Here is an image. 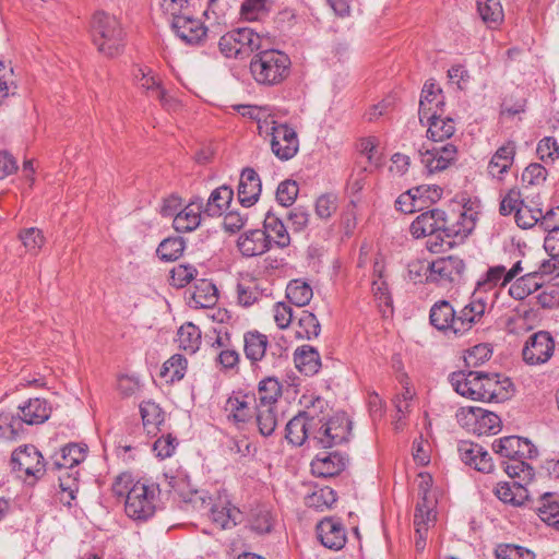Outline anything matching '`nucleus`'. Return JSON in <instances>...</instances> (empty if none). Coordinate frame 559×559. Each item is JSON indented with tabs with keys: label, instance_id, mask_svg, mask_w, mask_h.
<instances>
[{
	"label": "nucleus",
	"instance_id": "obj_1",
	"mask_svg": "<svg viewBox=\"0 0 559 559\" xmlns=\"http://www.w3.org/2000/svg\"><path fill=\"white\" fill-rule=\"evenodd\" d=\"M289 57L277 49L258 51L250 61V72L254 81L264 86L281 84L290 71Z\"/></svg>",
	"mask_w": 559,
	"mask_h": 559
},
{
	"label": "nucleus",
	"instance_id": "obj_2",
	"mask_svg": "<svg viewBox=\"0 0 559 559\" xmlns=\"http://www.w3.org/2000/svg\"><path fill=\"white\" fill-rule=\"evenodd\" d=\"M159 495L158 484L138 480L126 493V514L135 522H146L156 512Z\"/></svg>",
	"mask_w": 559,
	"mask_h": 559
},
{
	"label": "nucleus",
	"instance_id": "obj_3",
	"mask_svg": "<svg viewBox=\"0 0 559 559\" xmlns=\"http://www.w3.org/2000/svg\"><path fill=\"white\" fill-rule=\"evenodd\" d=\"M91 32L93 41L99 52L107 57H115L122 51L124 33L119 21L105 12L94 14Z\"/></svg>",
	"mask_w": 559,
	"mask_h": 559
},
{
	"label": "nucleus",
	"instance_id": "obj_4",
	"mask_svg": "<svg viewBox=\"0 0 559 559\" xmlns=\"http://www.w3.org/2000/svg\"><path fill=\"white\" fill-rule=\"evenodd\" d=\"M448 223V216L439 209H433L418 215L411 224L409 231L415 238L429 237L427 248L431 252L444 250L443 228Z\"/></svg>",
	"mask_w": 559,
	"mask_h": 559
},
{
	"label": "nucleus",
	"instance_id": "obj_5",
	"mask_svg": "<svg viewBox=\"0 0 559 559\" xmlns=\"http://www.w3.org/2000/svg\"><path fill=\"white\" fill-rule=\"evenodd\" d=\"M261 41L251 28H238L219 38L218 49L226 58L245 59L261 48Z\"/></svg>",
	"mask_w": 559,
	"mask_h": 559
},
{
	"label": "nucleus",
	"instance_id": "obj_6",
	"mask_svg": "<svg viewBox=\"0 0 559 559\" xmlns=\"http://www.w3.org/2000/svg\"><path fill=\"white\" fill-rule=\"evenodd\" d=\"M320 425L313 433V441L322 448H332L348 441L352 430V421L345 414H336L329 420L319 418Z\"/></svg>",
	"mask_w": 559,
	"mask_h": 559
},
{
	"label": "nucleus",
	"instance_id": "obj_7",
	"mask_svg": "<svg viewBox=\"0 0 559 559\" xmlns=\"http://www.w3.org/2000/svg\"><path fill=\"white\" fill-rule=\"evenodd\" d=\"M456 417L463 427L477 436L496 435L501 429L500 417L480 407L461 408Z\"/></svg>",
	"mask_w": 559,
	"mask_h": 559
},
{
	"label": "nucleus",
	"instance_id": "obj_8",
	"mask_svg": "<svg viewBox=\"0 0 559 559\" xmlns=\"http://www.w3.org/2000/svg\"><path fill=\"white\" fill-rule=\"evenodd\" d=\"M265 132L270 136L271 150L278 159L289 160L297 154L299 141L295 129L273 120L270 128L266 126Z\"/></svg>",
	"mask_w": 559,
	"mask_h": 559
},
{
	"label": "nucleus",
	"instance_id": "obj_9",
	"mask_svg": "<svg viewBox=\"0 0 559 559\" xmlns=\"http://www.w3.org/2000/svg\"><path fill=\"white\" fill-rule=\"evenodd\" d=\"M555 340L547 331H538L526 340L522 348L523 361L528 366L544 365L554 356Z\"/></svg>",
	"mask_w": 559,
	"mask_h": 559
},
{
	"label": "nucleus",
	"instance_id": "obj_10",
	"mask_svg": "<svg viewBox=\"0 0 559 559\" xmlns=\"http://www.w3.org/2000/svg\"><path fill=\"white\" fill-rule=\"evenodd\" d=\"M427 267L429 269V274H427L426 281L447 287L460 281L465 264L459 257L448 255L427 263Z\"/></svg>",
	"mask_w": 559,
	"mask_h": 559
},
{
	"label": "nucleus",
	"instance_id": "obj_11",
	"mask_svg": "<svg viewBox=\"0 0 559 559\" xmlns=\"http://www.w3.org/2000/svg\"><path fill=\"white\" fill-rule=\"evenodd\" d=\"M321 420L308 409L300 412L286 424V439L294 445H302L306 440L313 441V433Z\"/></svg>",
	"mask_w": 559,
	"mask_h": 559
},
{
	"label": "nucleus",
	"instance_id": "obj_12",
	"mask_svg": "<svg viewBox=\"0 0 559 559\" xmlns=\"http://www.w3.org/2000/svg\"><path fill=\"white\" fill-rule=\"evenodd\" d=\"M13 471L24 472L26 476L39 478L45 472V462L41 453L35 445H24L15 450L11 456Z\"/></svg>",
	"mask_w": 559,
	"mask_h": 559
},
{
	"label": "nucleus",
	"instance_id": "obj_13",
	"mask_svg": "<svg viewBox=\"0 0 559 559\" xmlns=\"http://www.w3.org/2000/svg\"><path fill=\"white\" fill-rule=\"evenodd\" d=\"M488 309L487 299L479 293L474 292L469 301L457 311L456 331L460 336L468 332L476 323L480 322Z\"/></svg>",
	"mask_w": 559,
	"mask_h": 559
},
{
	"label": "nucleus",
	"instance_id": "obj_14",
	"mask_svg": "<svg viewBox=\"0 0 559 559\" xmlns=\"http://www.w3.org/2000/svg\"><path fill=\"white\" fill-rule=\"evenodd\" d=\"M450 383L455 392L464 397L484 402V372L464 371L453 372L450 376Z\"/></svg>",
	"mask_w": 559,
	"mask_h": 559
},
{
	"label": "nucleus",
	"instance_id": "obj_15",
	"mask_svg": "<svg viewBox=\"0 0 559 559\" xmlns=\"http://www.w3.org/2000/svg\"><path fill=\"white\" fill-rule=\"evenodd\" d=\"M255 405V397L251 392L238 391L227 399L225 411L228 413V419L239 426L253 419Z\"/></svg>",
	"mask_w": 559,
	"mask_h": 559
},
{
	"label": "nucleus",
	"instance_id": "obj_16",
	"mask_svg": "<svg viewBox=\"0 0 559 559\" xmlns=\"http://www.w3.org/2000/svg\"><path fill=\"white\" fill-rule=\"evenodd\" d=\"M444 96L442 90L431 81H427L421 90L418 116L421 124L437 115L444 114Z\"/></svg>",
	"mask_w": 559,
	"mask_h": 559
},
{
	"label": "nucleus",
	"instance_id": "obj_17",
	"mask_svg": "<svg viewBox=\"0 0 559 559\" xmlns=\"http://www.w3.org/2000/svg\"><path fill=\"white\" fill-rule=\"evenodd\" d=\"M476 213L463 210L455 215L454 221L451 223L448 218L445 227L443 228V238L441 241L445 248H452L456 240H464L475 228Z\"/></svg>",
	"mask_w": 559,
	"mask_h": 559
},
{
	"label": "nucleus",
	"instance_id": "obj_18",
	"mask_svg": "<svg viewBox=\"0 0 559 559\" xmlns=\"http://www.w3.org/2000/svg\"><path fill=\"white\" fill-rule=\"evenodd\" d=\"M420 160L429 174H435L447 169L452 163L455 162L457 156V148L452 143H447L441 146H433L431 148L420 150Z\"/></svg>",
	"mask_w": 559,
	"mask_h": 559
},
{
	"label": "nucleus",
	"instance_id": "obj_19",
	"mask_svg": "<svg viewBox=\"0 0 559 559\" xmlns=\"http://www.w3.org/2000/svg\"><path fill=\"white\" fill-rule=\"evenodd\" d=\"M492 448L497 454L508 460L515 457L532 459L537 455V449L527 439L518 436L496 440Z\"/></svg>",
	"mask_w": 559,
	"mask_h": 559
},
{
	"label": "nucleus",
	"instance_id": "obj_20",
	"mask_svg": "<svg viewBox=\"0 0 559 559\" xmlns=\"http://www.w3.org/2000/svg\"><path fill=\"white\" fill-rule=\"evenodd\" d=\"M462 462L481 473H490L493 464L489 453L479 444L462 440L457 444Z\"/></svg>",
	"mask_w": 559,
	"mask_h": 559
},
{
	"label": "nucleus",
	"instance_id": "obj_21",
	"mask_svg": "<svg viewBox=\"0 0 559 559\" xmlns=\"http://www.w3.org/2000/svg\"><path fill=\"white\" fill-rule=\"evenodd\" d=\"M317 536L329 549L340 550L346 544V531L342 522L334 518H325L317 525Z\"/></svg>",
	"mask_w": 559,
	"mask_h": 559
},
{
	"label": "nucleus",
	"instance_id": "obj_22",
	"mask_svg": "<svg viewBox=\"0 0 559 559\" xmlns=\"http://www.w3.org/2000/svg\"><path fill=\"white\" fill-rule=\"evenodd\" d=\"M171 28L182 41L189 45H198L207 37V29L203 24L186 14L173 19Z\"/></svg>",
	"mask_w": 559,
	"mask_h": 559
},
{
	"label": "nucleus",
	"instance_id": "obj_23",
	"mask_svg": "<svg viewBox=\"0 0 559 559\" xmlns=\"http://www.w3.org/2000/svg\"><path fill=\"white\" fill-rule=\"evenodd\" d=\"M457 311L448 300H439L432 305L429 311L430 324L443 333H453L460 336L456 331Z\"/></svg>",
	"mask_w": 559,
	"mask_h": 559
},
{
	"label": "nucleus",
	"instance_id": "obj_24",
	"mask_svg": "<svg viewBox=\"0 0 559 559\" xmlns=\"http://www.w3.org/2000/svg\"><path fill=\"white\" fill-rule=\"evenodd\" d=\"M134 78L141 88H143L148 96L158 99L164 108L173 110L178 106V102L170 97L166 91L160 86L159 80L151 75V71L145 72L144 69L139 68L134 73Z\"/></svg>",
	"mask_w": 559,
	"mask_h": 559
},
{
	"label": "nucleus",
	"instance_id": "obj_25",
	"mask_svg": "<svg viewBox=\"0 0 559 559\" xmlns=\"http://www.w3.org/2000/svg\"><path fill=\"white\" fill-rule=\"evenodd\" d=\"M262 183L253 168L247 167L240 174L238 200L242 206L250 207L259 200Z\"/></svg>",
	"mask_w": 559,
	"mask_h": 559
},
{
	"label": "nucleus",
	"instance_id": "obj_26",
	"mask_svg": "<svg viewBox=\"0 0 559 559\" xmlns=\"http://www.w3.org/2000/svg\"><path fill=\"white\" fill-rule=\"evenodd\" d=\"M516 144L514 141H508L502 144L490 158L487 171L496 179L502 180L503 175L509 171L514 163Z\"/></svg>",
	"mask_w": 559,
	"mask_h": 559
},
{
	"label": "nucleus",
	"instance_id": "obj_27",
	"mask_svg": "<svg viewBox=\"0 0 559 559\" xmlns=\"http://www.w3.org/2000/svg\"><path fill=\"white\" fill-rule=\"evenodd\" d=\"M202 210L204 211L203 200L199 197L192 199L182 211L175 215L174 228L179 233L194 230L201 223Z\"/></svg>",
	"mask_w": 559,
	"mask_h": 559
},
{
	"label": "nucleus",
	"instance_id": "obj_28",
	"mask_svg": "<svg viewBox=\"0 0 559 559\" xmlns=\"http://www.w3.org/2000/svg\"><path fill=\"white\" fill-rule=\"evenodd\" d=\"M17 417L21 418V425H39L48 420L51 414V405L45 399H29L23 405L19 406Z\"/></svg>",
	"mask_w": 559,
	"mask_h": 559
},
{
	"label": "nucleus",
	"instance_id": "obj_29",
	"mask_svg": "<svg viewBox=\"0 0 559 559\" xmlns=\"http://www.w3.org/2000/svg\"><path fill=\"white\" fill-rule=\"evenodd\" d=\"M484 402H503L511 396V380L499 373L484 372Z\"/></svg>",
	"mask_w": 559,
	"mask_h": 559
},
{
	"label": "nucleus",
	"instance_id": "obj_30",
	"mask_svg": "<svg viewBox=\"0 0 559 559\" xmlns=\"http://www.w3.org/2000/svg\"><path fill=\"white\" fill-rule=\"evenodd\" d=\"M237 247L243 257L262 255L270 250V239L262 229H249L239 236Z\"/></svg>",
	"mask_w": 559,
	"mask_h": 559
},
{
	"label": "nucleus",
	"instance_id": "obj_31",
	"mask_svg": "<svg viewBox=\"0 0 559 559\" xmlns=\"http://www.w3.org/2000/svg\"><path fill=\"white\" fill-rule=\"evenodd\" d=\"M345 459L337 452L318 454L311 462V471L318 477H333L344 471Z\"/></svg>",
	"mask_w": 559,
	"mask_h": 559
},
{
	"label": "nucleus",
	"instance_id": "obj_32",
	"mask_svg": "<svg viewBox=\"0 0 559 559\" xmlns=\"http://www.w3.org/2000/svg\"><path fill=\"white\" fill-rule=\"evenodd\" d=\"M86 457V447L76 443L64 445L60 453L53 456V468L57 471H74Z\"/></svg>",
	"mask_w": 559,
	"mask_h": 559
},
{
	"label": "nucleus",
	"instance_id": "obj_33",
	"mask_svg": "<svg viewBox=\"0 0 559 559\" xmlns=\"http://www.w3.org/2000/svg\"><path fill=\"white\" fill-rule=\"evenodd\" d=\"M263 233L270 245L273 242L278 248H286L290 243V236L284 223L272 212H267L263 222Z\"/></svg>",
	"mask_w": 559,
	"mask_h": 559
},
{
	"label": "nucleus",
	"instance_id": "obj_34",
	"mask_svg": "<svg viewBox=\"0 0 559 559\" xmlns=\"http://www.w3.org/2000/svg\"><path fill=\"white\" fill-rule=\"evenodd\" d=\"M294 361L299 371L306 376L316 374L321 367L319 352L309 345H304L296 349Z\"/></svg>",
	"mask_w": 559,
	"mask_h": 559
},
{
	"label": "nucleus",
	"instance_id": "obj_35",
	"mask_svg": "<svg viewBox=\"0 0 559 559\" xmlns=\"http://www.w3.org/2000/svg\"><path fill=\"white\" fill-rule=\"evenodd\" d=\"M252 394L257 405H277L278 399L282 396V384L276 378L267 377L259 382L257 392H252Z\"/></svg>",
	"mask_w": 559,
	"mask_h": 559
},
{
	"label": "nucleus",
	"instance_id": "obj_36",
	"mask_svg": "<svg viewBox=\"0 0 559 559\" xmlns=\"http://www.w3.org/2000/svg\"><path fill=\"white\" fill-rule=\"evenodd\" d=\"M496 496L504 503L524 506L528 501V490L520 483H500L496 488Z\"/></svg>",
	"mask_w": 559,
	"mask_h": 559
},
{
	"label": "nucleus",
	"instance_id": "obj_37",
	"mask_svg": "<svg viewBox=\"0 0 559 559\" xmlns=\"http://www.w3.org/2000/svg\"><path fill=\"white\" fill-rule=\"evenodd\" d=\"M267 344V336L258 331L245 333L243 350L247 359H249L252 365L260 361L265 356Z\"/></svg>",
	"mask_w": 559,
	"mask_h": 559
},
{
	"label": "nucleus",
	"instance_id": "obj_38",
	"mask_svg": "<svg viewBox=\"0 0 559 559\" xmlns=\"http://www.w3.org/2000/svg\"><path fill=\"white\" fill-rule=\"evenodd\" d=\"M540 287L542 275L538 272H532L514 281L509 288V294L515 300H523Z\"/></svg>",
	"mask_w": 559,
	"mask_h": 559
},
{
	"label": "nucleus",
	"instance_id": "obj_39",
	"mask_svg": "<svg viewBox=\"0 0 559 559\" xmlns=\"http://www.w3.org/2000/svg\"><path fill=\"white\" fill-rule=\"evenodd\" d=\"M233 197L234 191L230 187L224 185L216 188L207 199L204 213L212 217L222 215L230 204Z\"/></svg>",
	"mask_w": 559,
	"mask_h": 559
},
{
	"label": "nucleus",
	"instance_id": "obj_40",
	"mask_svg": "<svg viewBox=\"0 0 559 559\" xmlns=\"http://www.w3.org/2000/svg\"><path fill=\"white\" fill-rule=\"evenodd\" d=\"M259 432L264 436H271L278 424L277 405H255L254 416Z\"/></svg>",
	"mask_w": 559,
	"mask_h": 559
},
{
	"label": "nucleus",
	"instance_id": "obj_41",
	"mask_svg": "<svg viewBox=\"0 0 559 559\" xmlns=\"http://www.w3.org/2000/svg\"><path fill=\"white\" fill-rule=\"evenodd\" d=\"M217 299V288L211 281L200 280L195 283L191 295L195 308H211Z\"/></svg>",
	"mask_w": 559,
	"mask_h": 559
},
{
	"label": "nucleus",
	"instance_id": "obj_42",
	"mask_svg": "<svg viewBox=\"0 0 559 559\" xmlns=\"http://www.w3.org/2000/svg\"><path fill=\"white\" fill-rule=\"evenodd\" d=\"M443 115H437L431 120H425V124H428L427 134L433 142H442L450 139L455 132L454 120L450 117H442Z\"/></svg>",
	"mask_w": 559,
	"mask_h": 559
},
{
	"label": "nucleus",
	"instance_id": "obj_43",
	"mask_svg": "<svg viewBox=\"0 0 559 559\" xmlns=\"http://www.w3.org/2000/svg\"><path fill=\"white\" fill-rule=\"evenodd\" d=\"M477 12L489 28H497L504 19L500 0H477Z\"/></svg>",
	"mask_w": 559,
	"mask_h": 559
},
{
	"label": "nucleus",
	"instance_id": "obj_44",
	"mask_svg": "<svg viewBox=\"0 0 559 559\" xmlns=\"http://www.w3.org/2000/svg\"><path fill=\"white\" fill-rule=\"evenodd\" d=\"M240 516V510L230 504H215L211 509L212 522L222 530L236 526Z\"/></svg>",
	"mask_w": 559,
	"mask_h": 559
},
{
	"label": "nucleus",
	"instance_id": "obj_45",
	"mask_svg": "<svg viewBox=\"0 0 559 559\" xmlns=\"http://www.w3.org/2000/svg\"><path fill=\"white\" fill-rule=\"evenodd\" d=\"M249 527L258 535L269 534L274 526V518L267 506H258L250 512Z\"/></svg>",
	"mask_w": 559,
	"mask_h": 559
},
{
	"label": "nucleus",
	"instance_id": "obj_46",
	"mask_svg": "<svg viewBox=\"0 0 559 559\" xmlns=\"http://www.w3.org/2000/svg\"><path fill=\"white\" fill-rule=\"evenodd\" d=\"M543 217V210L539 207L538 203L534 201L526 202L523 200L521 206L516 211L515 222L519 227L528 229L538 223L540 224Z\"/></svg>",
	"mask_w": 559,
	"mask_h": 559
},
{
	"label": "nucleus",
	"instance_id": "obj_47",
	"mask_svg": "<svg viewBox=\"0 0 559 559\" xmlns=\"http://www.w3.org/2000/svg\"><path fill=\"white\" fill-rule=\"evenodd\" d=\"M436 500H429V503L417 502L414 525L416 534L423 538L424 534H427L428 527L436 521L435 512Z\"/></svg>",
	"mask_w": 559,
	"mask_h": 559
},
{
	"label": "nucleus",
	"instance_id": "obj_48",
	"mask_svg": "<svg viewBox=\"0 0 559 559\" xmlns=\"http://www.w3.org/2000/svg\"><path fill=\"white\" fill-rule=\"evenodd\" d=\"M177 342L183 350L194 354L201 344V331L191 322L181 325L177 333Z\"/></svg>",
	"mask_w": 559,
	"mask_h": 559
},
{
	"label": "nucleus",
	"instance_id": "obj_49",
	"mask_svg": "<svg viewBox=\"0 0 559 559\" xmlns=\"http://www.w3.org/2000/svg\"><path fill=\"white\" fill-rule=\"evenodd\" d=\"M312 295L310 285L300 280L290 281L286 287V297L297 307H304L309 304Z\"/></svg>",
	"mask_w": 559,
	"mask_h": 559
},
{
	"label": "nucleus",
	"instance_id": "obj_50",
	"mask_svg": "<svg viewBox=\"0 0 559 559\" xmlns=\"http://www.w3.org/2000/svg\"><path fill=\"white\" fill-rule=\"evenodd\" d=\"M536 509L543 522L559 531V503L552 500L550 493L543 495L540 506L536 507Z\"/></svg>",
	"mask_w": 559,
	"mask_h": 559
},
{
	"label": "nucleus",
	"instance_id": "obj_51",
	"mask_svg": "<svg viewBox=\"0 0 559 559\" xmlns=\"http://www.w3.org/2000/svg\"><path fill=\"white\" fill-rule=\"evenodd\" d=\"M187 359L179 354L173 355L166 360L160 370V377L170 382L179 381L185 377Z\"/></svg>",
	"mask_w": 559,
	"mask_h": 559
},
{
	"label": "nucleus",
	"instance_id": "obj_52",
	"mask_svg": "<svg viewBox=\"0 0 559 559\" xmlns=\"http://www.w3.org/2000/svg\"><path fill=\"white\" fill-rule=\"evenodd\" d=\"M264 292L265 289L254 281L239 283L237 285L238 302L243 307H250L263 298Z\"/></svg>",
	"mask_w": 559,
	"mask_h": 559
},
{
	"label": "nucleus",
	"instance_id": "obj_53",
	"mask_svg": "<svg viewBox=\"0 0 559 559\" xmlns=\"http://www.w3.org/2000/svg\"><path fill=\"white\" fill-rule=\"evenodd\" d=\"M336 502V495L330 487H323L311 495L307 496L305 503L308 508H312L317 511H323L332 507Z\"/></svg>",
	"mask_w": 559,
	"mask_h": 559
},
{
	"label": "nucleus",
	"instance_id": "obj_54",
	"mask_svg": "<svg viewBox=\"0 0 559 559\" xmlns=\"http://www.w3.org/2000/svg\"><path fill=\"white\" fill-rule=\"evenodd\" d=\"M23 430L21 418L12 412L0 413V438L5 440L15 439Z\"/></svg>",
	"mask_w": 559,
	"mask_h": 559
},
{
	"label": "nucleus",
	"instance_id": "obj_55",
	"mask_svg": "<svg viewBox=\"0 0 559 559\" xmlns=\"http://www.w3.org/2000/svg\"><path fill=\"white\" fill-rule=\"evenodd\" d=\"M183 250V239L180 237H173L167 238L159 243L157 254L164 261H175L181 257Z\"/></svg>",
	"mask_w": 559,
	"mask_h": 559
},
{
	"label": "nucleus",
	"instance_id": "obj_56",
	"mask_svg": "<svg viewBox=\"0 0 559 559\" xmlns=\"http://www.w3.org/2000/svg\"><path fill=\"white\" fill-rule=\"evenodd\" d=\"M506 267L503 265L491 266L487 270L484 278L479 280L477 283L476 292H479L481 295L489 290H492L498 285H502V281L504 280Z\"/></svg>",
	"mask_w": 559,
	"mask_h": 559
},
{
	"label": "nucleus",
	"instance_id": "obj_57",
	"mask_svg": "<svg viewBox=\"0 0 559 559\" xmlns=\"http://www.w3.org/2000/svg\"><path fill=\"white\" fill-rule=\"evenodd\" d=\"M526 459L515 457L504 462V471L511 478H521L523 481H530L534 477L533 467L525 461Z\"/></svg>",
	"mask_w": 559,
	"mask_h": 559
},
{
	"label": "nucleus",
	"instance_id": "obj_58",
	"mask_svg": "<svg viewBox=\"0 0 559 559\" xmlns=\"http://www.w3.org/2000/svg\"><path fill=\"white\" fill-rule=\"evenodd\" d=\"M412 193L417 199V204L420 205V210L426 204H432L439 201L442 197L443 190L437 185H420L412 188Z\"/></svg>",
	"mask_w": 559,
	"mask_h": 559
},
{
	"label": "nucleus",
	"instance_id": "obj_59",
	"mask_svg": "<svg viewBox=\"0 0 559 559\" xmlns=\"http://www.w3.org/2000/svg\"><path fill=\"white\" fill-rule=\"evenodd\" d=\"M19 238L28 252L38 253L45 243L43 231L36 227L25 228L20 231Z\"/></svg>",
	"mask_w": 559,
	"mask_h": 559
},
{
	"label": "nucleus",
	"instance_id": "obj_60",
	"mask_svg": "<svg viewBox=\"0 0 559 559\" xmlns=\"http://www.w3.org/2000/svg\"><path fill=\"white\" fill-rule=\"evenodd\" d=\"M495 555L496 559H535L533 551L513 544L499 545Z\"/></svg>",
	"mask_w": 559,
	"mask_h": 559
},
{
	"label": "nucleus",
	"instance_id": "obj_61",
	"mask_svg": "<svg viewBox=\"0 0 559 559\" xmlns=\"http://www.w3.org/2000/svg\"><path fill=\"white\" fill-rule=\"evenodd\" d=\"M299 328L300 331L297 332L298 335L308 340L317 337L321 331L317 317L307 310L301 311L299 317Z\"/></svg>",
	"mask_w": 559,
	"mask_h": 559
},
{
	"label": "nucleus",
	"instance_id": "obj_62",
	"mask_svg": "<svg viewBox=\"0 0 559 559\" xmlns=\"http://www.w3.org/2000/svg\"><path fill=\"white\" fill-rule=\"evenodd\" d=\"M140 413L142 416L143 425H152L157 427L164 421V413L158 404L146 401L140 405Z\"/></svg>",
	"mask_w": 559,
	"mask_h": 559
},
{
	"label": "nucleus",
	"instance_id": "obj_63",
	"mask_svg": "<svg viewBox=\"0 0 559 559\" xmlns=\"http://www.w3.org/2000/svg\"><path fill=\"white\" fill-rule=\"evenodd\" d=\"M492 355V350L488 344H478L467 350L464 360L467 367L476 368L489 360Z\"/></svg>",
	"mask_w": 559,
	"mask_h": 559
},
{
	"label": "nucleus",
	"instance_id": "obj_64",
	"mask_svg": "<svg viewBox=\"0 0 559 559\" xmlns=\"http://www.w3.org/2000/svg\"><path fill=\"white\" fill-rule=\"evenodd\" d=\"M299 192V188L296 181L294 180H284L282 181L276 190V200L283 206H290Z\"/></svg>",
	"mask_w": 559,
	"mask_h": 559
}]
</instances>
